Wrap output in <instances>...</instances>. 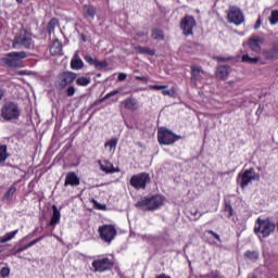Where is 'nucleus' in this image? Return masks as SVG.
Returning a JSON list of instances; mask_svg holds the SVG:
<instances>
[{"label":"nucleus","mask_w":278,"mask_h":278,"mask_svg":"<svg viewBox=\"0 0 278 278\" xmlns=\"http://www.w3.org/2000/svg\"><path fill=\"white\" fill-rule=\"evenodd\" d=\"M276 227L277 226L273 220H270V218L262 219V217H258L254 227V233L260 238H268V236L275 231Z\"/></svg>","instance_id":"f257e3e1"},{"label":"nucleus","mask_w":278,"mask_h":278,"mask_svg":"<svg viewBox=\"0 0 278 278\" xmlns=\"http://www.w3.org/2000/svg\"><path fill=\"white\" fill-rule=\"evenodd\" d=\"M31 35L25 30V28L20 29L12 41L13 49H29L31 47Z\"/></svg>","instance_id":"f03ea898"},{"label":"nucleus","mask_w":278,"mask_h":278,"mask_svg":"<svg viewBox=\"0 0 278 278\" xmlns=\"http://www.w3.org/2000/svg\"><path fill=\"white\" fill-rule=\"evenodd\" d=\"M253 181H260V175L255 173V168L251 167L247 169L244 173H239L237 177V184L244 190L248 186H251Z\"/></svg>","instance_id":"7ed1b4c3"},{"label":"nucleus","mask_w":278,"mask_h":278,"mask_svg":"<svg viewBox=\"0 0 278 278\" xmlns=\"http://www.w3.org/2000/svg\"><path fill=\"white\" fill-rule=\"evenodd\" d=\"M27 58V53L25 51L21 52H9L2 59L1 62L7 64L10 68H18L21 61Z\"/></svg>","instance_id":"20e7f679"},{"label":"nucleus","mask_w":278,"mask_h":278,"mask_svg":"<svg viewBox=\"0 0 278 278\" xmlns=\"http://www.w3.org/2000/svg\"><path fill=\"white\" fill-rule=\"evenodd\" d=\"M1 116L4 121H16L21 116V110L14 102H7L1 108Z\"/></svg>","instance_id":"39448f33"},{"label":"nucleus","mask_w":278,"mask_h":278,"mask_svg":"<svg viewBox=\"0 0 278 278\" xmlns=\"http://www.w3.org/2000/svg\"><path fill=\"white\" fill-rule=\"evenodd\" d=\"M164 205V197L162 195H153L151 198H146L137 203V207H141L142 210H157V207H162Z\"/></svg>","instance_id":"423d86ee"},{"label":"nucleus","mask_w":278,"mask_h":278,"mask_svg":"<svg viewBox=\"0 0 278 278\" xmlns=\"http://www.w3.org/2000/svg\"><path fill=\"white\" fill-rule=\"evenodd\" d=\"M91 266L93 268V273H105L114 268V261L108 256H99L92 262Z\"/></svg>","instance_id":"0eeeda50"},{"label":"nucleus","mask_w":278,"mask_h":278,"mask_svg":"<svg viewBox=\"0 0 278 278\" xmlns=\"http://www.w3.org/2000/svg\"><path fill=\"white\" fill-rule=\"evenodd\" d=\"M151 182V176L148 173L134 175L130 178V186L137 190H144L147 185Z\"/></svg>","instance_id":"6e6552de"},{"label":"nucleus","mask_w":278,"mask_h":278,"mask_svg":"<svg viewBox=\"0 0 278 278\" xmlns=\"http://www.w3.org/2000/svg\"><path fill=\"white\" fill-rule=\"evenodd\" d=\"M77 78V74L73 72H65L59 75L58 80L55 81V87L58 90H64L70 84H73Z\"/></svg>","instance_id":"1a4fd4ad"},{"label":"nucleus","mask_w":278,"mask_h":278,"mask_svg":"<svg viewBox=\"0 0 278 278\" xmlns=\"http://www.w3.org/2000/svg\"><path fill=\"white\" fill-rule=\"evenodd\" d=\"M157 140L159 144H175V142H177V136L166 128H160L157 130Z\"/></svg>","instance_id":"9d476101"},{"label":"nucleus","mask_w":278,"mask_h":278,"mask_svg":"<svg viewBox=\"0 0 278 278\" xmlns=\"http://www.w3.org/2000/svg\"><path fill=\"white\" fill-rule=\"evenodd\" d=\"M99 233L101 240L110 244L114 238H116V228L112 225H103L99 227Z\"/></svg>","instance_id":"9b49d317"},{"label":"nucleus","mask_w":278,"mask_h":278,"mask_svg":"<svg viewBox=\"0 0 278 278\" xmlns=\"http://www.w3.org/2000/svg\"><path fill=\"white\" fill-rule=\"evenodd\" d=\"M228 21L235 25H242L244 23V14L236 7H232L228 13Z\"/></svg>","instance_id":"f8f14e48"},{"label":"nucleus","mask_w":278,"mask_h":278,"mask_svg":"<svg viewBox=\"0 0 278 278\" xmlns=\"http://www.w3.org/2000/svg\"><path fill=\"white\" fill-rule=\"evenodd\" d=\"M197 27V21L192 16H185L181 21V29L184 30L185 36H192V29Z\"/></svg>","instance_id":"ddd939ff"},{"label":"nucleus","mask_w":278,"mask_h":278,"mask_svg":"<svg viewBox=\"0 0 278 278\" xmlns=\"http://www.w3.org/2000/svg\"><path fill=\"white\" fill-rule=\"evenodd\" d=\"M250 49L252 51H254V53H261L262 52V45H264V41L262 40V38H260V36H252L249 39L248 42Z\"/></svg>","instance_id":"4468645a"},{"label":"nucleus","mask_w":278,"mask_h":278,"mask_svg":"<svg viewBox=\"0 0 278 278\" xmlns=\"http://www.w3.org/2000/svg\"><path fill=\"white\" fill-rule=\"evenodd\" d=\"M191 81H193V84H197V81H201L203 77H207V74L204 73L203 70H201V67L197 65L191 66Z\"/></svg>","instance_id":"2eb2a0df"},{"label":"nucleus","mask_w":278,"mask_h":278,"mask_svg":"<svg viewBox=\"0 0 278 278\" xmlns=\"http://www.w3.org/2000/svg\"><path fill=\"white\" fill-rule=\"evenodd\" d=\"M98 164L100 166V169L103 170V173L112 174V173H118V168L114 167V164H112L110 161H98Z\"/></svg>","instance_id":"dca6fc26"},{"label":"nucleus","mask_w":278,"mask_h":278,"mask_svg":"<svg viewBox=\"0 0 278 278\" xmlns=\"http://www.w3.org/2000/svg\"><path fill=\"white\" fill-rule=\"evenodd\" d=\"M230 73L228 65H219L216 70L215 77L225 81V79L229 78Z\"/></svg>","instance_id":"f3484780"},{"label":"nucleus","mask_w":278,"mask_h":278,"mask_svg":"<svg viewBox=\"0 0 278 278\" xmlns=\"http://www.w3.org/2000/svg\"><path fill=\"white\" fill-rule=\"evenodd\" d=\"M122 105H124L125 110H130V112H136L138 110V100L135 98H128L121 102Z\"/></svg>","instance_id":"a211bd4d"},{"label":"nucleus","mask_w":278,"mask_h":278,"mask_svg":"<svg viewBox=\"0 0 278 278\" xmlns=\"http://www.w3.org/2000/svg\"><path fill=\"white\" fill-rule=\"evenodd\" d=\"M71 68H73V71H81V68H84V61L79 58L78 52L74 54V58L71 61Z\"/></svg>","instance_id":"6ab92c4d"},{"label":"nucleus","mask_w":278,"mask_h":278,"mask_svg":"<svg viewBox=\"0 0 278 278\" xmlns=\"http://www.w3.org/2000/svg\"><path fill=\"white\" fill-rule=\"evenodd\" d=\"M79 177L74 172L67 173L64 186H79Z\"/></svg>","instance_id":"aec40b11"},{"label":"nucleus","mask_w":278,"mask_h":278,"mask_svg":"<svg viewBox=\"0 0 278 278\" xmlns=\"http://www.w3.org/2000/svg\"><path fill=\"white\" fill-rule=\"evenodd\" d=\"M266 60H278V46L274 45L269 50L264 51Z\"/></svg>","instance_id":"412c9836"},{"label":"nucleus","mask_w":278,"mask_h":278,"mask_svg":"<svg viewBox=\"0 0 278 278\" xmlns=\"http://www.w3.org/2000/svg\"><path fill=\"white\" fill-rule=\"evenodd\" d=\"M50 53L51 55H60L62 53V42L55 39L52 45L50 46Z\"/></svg>","instance_id":"4be33fe9"},{"label":"nucleus","mask_w":278,"mask_h":278,"mask_svg":"<svg viewBox=\"0 0 278 278\" xmlns=\"http://www.w3.org/2000/svg\"><path fill=\"white\" fill-rule=\"evenodd\" d=\"M52 211H53V214H52V217H51V220H50V226L51 227H55V225H58V223H60V218H61V213H60V210H58V207L55 205L52 206Z\"/></svg>","instance_id":"5701e85b"},{"label":"nucleus","mask_w":278,"mask_h":278,"mask_svg":"<svg viewBox=\"0 0 278 278\" xmlns=\"http://www.w3.org/2000/svg\"><path fill=\"white\" fill-rule=\"evenodd\" d=\"M136 53H139L140 55H155V50L149 48V47H135Z\"/></svg>","instance_id":"b1692460"},{"label":"nucleus","mask_w":278,"mask_h":278,"mask_svg":"<svg viewBox=\"0 0 278 278\" xmlns=\"http://www.w3.org/2000/svg\"><path fill=\"white\" fill-rule=\"evenodd\" d=\"M85 16L86 18L94 20V14H97V9L92 5H85Z\"/></svg>","instance_id":"393cba45"},{"label":"nucleus","mask_w":278,"mask_h":278,"mask_svg":"<svg viewBox=\"0 0 278 278\" xmlns=\"http://www.w3.org/2000/svg\"><path fill=\"white\" fill-rule=\"evenodd\" d=\"M16 233H18V230L8 232L4 236L0 237V244H5V242H10V240H13V238L16 237Z\"/></svg>","instance_id":"a878e982"},{"label":"nucleus","mask_w":278,"mask_h":278,"mask_svg":"<svg viewBox=\"0 0 278 278\" xmlns=\"http://www.w3.org/2000/svg\"><path fill=\"white\" fill-rule=\"evenodd\" d=\"M117 144H118V139L112 138L111 140L105 142L104 147L105 149H109L111 153H114V151H116Z\"/></svg>","instance_id":"bb28decb"},{"label":"nucleus","mask_w":278,"mask_h":278,"mask_svg":"<svg viewBox=\"0 0 278 278\" xmlns=\"http://www.w3.org/2000/svg\"><path fill=\"white\" fill-rule=\"evenodd\" d=\"M152 38H154V40H164V31L157 28L153 29Z\"/></svg>","instance_id":"cd10ccee"},{"label":"nucleus","mask_w":278,"mask_h":278,"mask_svg":"<svg viewBox=\"0 0 278 278\" xmlns=\"http://www.w3.org/2000/svg\"><path fill=\"white\" fill-rule=\"evenodd\" d=\"M242 62H247L248 64H257L260 62V58H251L249 54H244L242 56Z\"/></svg>","instance_id":"c85d7f7f"},{"label":"nucleus","mask_w":278,"mask_h":278,"mask_svg":"<svg viewBox=\"0 0 278 278\" xmlns=\"http://www.w3.org/2000/svg\"><path fill=\"white\" fill-rule=\"evenodd\" d=\"M245 257H248V260H260V252L257 251H247L245 252Z\"/></svg>","instance_id":"c756f323"},{"label":"nucleus","mask_w":278,"mask_h":278,"mask_svg":"<svg viewBox=\"0 0 278 278\" xmlns=\"http://www.w3.org/2000/svg\"><path fill=\"white\" fill-rule=\"evenodd\" d=\"M8 160V147L0 146V162H5Z\"/></svg>","instance_id":"7c9ffc66"},{"label":"nucleus","mask_w":278,"mask_h":278,"mask_svg":"<svg viewBox=\"0 0 278 278\" xmlns=\"http://www.w3.org/2000/svg\"><path fill=\"white\" fill-rule=\"evenodd\" d=\"M15 192H16V187L11 186L9 188V190L7 191V193L4 194L3 199L7 201H10V199H12V197H14Z\"/></svg>","instance_id":"2f4dec72"},{"label":"nucleus","mask_w":278,"mask_h":278,"mask_svg":"<svg viewBox=\"0 0 278 278\" xmlns=\"http://www.w3.org/2000/svg\"><path fill=\"white\" fill-rule=\"evenodd\" d=\"M55 27H58V20L52 18L48 24L49 34H53L55 31Z\"/></svg>","instance_id":"473e14b6"},{"label":"nucleus","mask_w":278,"mask_h":278,"mask_svg":"<svg viewBox=\"0 0 278 278\" xmlns=\"http://www.w3.org/2000/svg\"><path fill=\"white\" fill-rule=\"evenodd\" d=\"M270 25H277L278 23V10L271 11L270 17H269Z\"/></svg>","instance_id":"72a5a7b5"},{"label":"nucleus","mask_w":278,"mask_h":278,"mask_svg":"<svg viewBox=\"0 0 278 278\" xmlns=\"http://www.w3.org/2000/svg\"><path fill=\"white\" fill-rule=\"evenodd\" d=\"M108 61H96L94 67L97 68V71H103V68H108Z\"/></svg>","instance_id":"f704fd0d"},{"label":"nucleus","mask_w":278,"mask_h":278,"mask_svg":"<svg viewBox=\"0 0 278 278\" xmlns=\"http://www.w3.org/2000/svg\"><path fill=\"white\" fill-rule=\"evenodd\" d=\"M77 86H89L90 84V78L88 77H79L76 79Z\"/></svg>","instance_id":"c9c22d12"},{"label":"nucleus","mask_w":278,"mask_h":278,"mask_svg":"<svg viewBox=\"0 0 278 278\" xmlns=\"http://www.w3.org/2000/svg\"><path fill=\"white\" fill-rule=\"evenodd\" d=\"M162 94H164V97H175V88L168 89H162Z\"/></svg>","instance_id":"e433bc0d"},{"label":"nucleus","mask_w":278,"mask_h":278,"mask_svg":"<svg viewBox=\"0 0 278 278\" xmlns=\"http://www.w3.org/2000/svg\"><path fill=\"white\" fill-rule=\"evenodd\" d=\"M85 61L89 63L91 66H96L97 64V58H92V55H85Z\"/></svg>","instance_id":"4c0bfd02"},{"label":"nucleus","mask_w":278,"mask_h":278,"mask_svg":"<svg viewBox=\"0 0 278 278\" xmlns=\"http://www.w3.org/2000/svg\"><path fill=\"white\" fill-rule=\"evenodd\" d=\"M119 92H121V90L115 89V90H113V91L106 93V94L104 96V98L102 99V101H108V99H111V97H116V94H118Z\"/></svg>","instance_id":"58836bf2"},{"label":"nucleus","mask_w":278,"mask_h":278,"mask_svg":"<svg viewBox=\"0 0 278 278\" xmlns=\"http://www.w3.org/2000/svg\"><path fill=\"white\" fill-rule=\"evenodd\" d=\"M0 275L3 278L10 277V267H2L0 270Z\"/></svg>","instance_id":"ea45409f"},{"label":"nucleus","mask_w":278,"mask_h":278,"mask_svg":"<svg viewBox=\"0 0 278 278\" xmlns=\"http://www.w3.org/2000/svg\"><path fill=\"white\" fill-rule=\"evenodd\" d=\"M151 90H164L165 88H168L167 85H150Z\"/></svg>","instance_id":"a19ab883"},{"label":"nucleus","mask_w":278,"mask_h":278,"mask_svg":"<svg viewBox=\"0 0 278 278\" xmlns=\"http://www.w3.org/2000/svg\"><path fill=\"white\" fill-rule=\"evenodd\" d=\"M67 97H74L75 94V88L73 86H70L66 90Z\"/></svg>","instance_id":"79ce46f5"},{"label":"nucleus","mask_w":278,"mask_h":278,"mask_svg":"<svg viewBox=\"0 0 278 278\" xmlns=\"http://www.w3.org/2000/svg\"><path fill=\"white\" fill-rule=\"evenodd\" d=\"M206 233H211V236H213V238H215V240L220 242V236L218 233L214 232L213 230H207Z\"/></svg>","instance_id":"37998d69"},{"label":"nucleus","mask_w":278,"mask_h":278,"mask_svg":"<svg viewBox=\"0 0 278 278\" xmlns=\"http://www.w3.org/2000/svg\"><path fill=\"white\" fill-rule=\"evenodd\" d=\"M262 27V18H257L255 25H254V29H260Z\"/></svg>","instance_id":"c03bdc74"},{"label":"nucleus","mask_w":278,"mask_h":278,"mask_svg":"<svg viewBox=\"0 0 278 278\" xmlns=\"http://www.w3.org/2000/svg\"><path fill=\"white\" fill-rule=\"evenodd\" d=\"M27 249H29V247H27V244H26V245H24V247L17 249V250L15 251V254H16V253H23V251H27Z\"/></svg>","instance_id":"a18cd8bd"},{"label":"nucleus","mask_w":278,"mask_h":278,"mask_svg":"<svg viewBox=\"0 0 278 278\" xmlns=\"http://www.w3.org/2000/svg\"><path fill=\"white\" fill-rule=\"evenodd\" d=\"M125 79H127V74L121 73V74L118 75V80H119V81H125Z\"/></svg>","instance_id":"49530a36"},{"label":"nucleus","mask_w":278,"mask_h":278,"mask_svg":"<svg viewBox=\"0 0 278 278\" xmlns=\"http://www.w3.org/2000/svg\"><path fill=\"white\" fill-rule=\"evenodd\" d=\"M35 244H38V240H33L31 242H29L28 244H26L28 247V249H30V247H34Z\"/></svg>","instance_id":"de8ad7c7"},{"label":"nucleus","mask_w":278,"mask_h":278,"mask_svg":"<svg viewBox=\"0 0 278 278\" xmlns=\"http://www.w3.org/2000/svg\"><path fill=\"white\" fill-rule=\"evenodd\" d=\"M136 79H137L138 81H146V80H147V77H144V76H136Z\"/></svg>","instance_id":"09e8293b"},{"label":"nucleus","mask_w":278,"mask_h":278,"mask_svg":"<svg viewBox=\"0 0 278 278\" xmlns=\"http://www.w3.org/2000/svg\"><path fill=\"white\" fill-rule=\"evenodd\" d=\"M208 278H220V276L217 273H212Z\"/></svg>","instance_id":"8fccbe9b"},{"label":"nucleus","mask_w":278,"mask_h":278,"mask_svg":"<svg viewBox=\"0 0 278 278\" xmlns=\"http://www.w3.org/2000/svg\"><path fill=\"white\" fill-rule=\"evenodd\" d=\"M4 94H5V92L3 91V89H0V101H1V99H3Z\"/></svg>","instance_id":"3c124183"},{"label":"nucleus","mask_w":278,"mask_h":278,"mask_svg":"<svg viewBox=\"0 0 278 278\" xmlns=\"http://www.w3.org/2000/svg\"><path fill=\"white\" fill-rule=\"evenodd\" d=\"M142 240H151V237L147 236V235H143L141 236Z\"/></svg>","instance_id":"603ef678"},{"label":"nucleus","mask_w":278,"mask_h":278,"mask_svg":"<svg viewBox=\"0 0 278 278\" xmlns=\"http://www.w3.org/2000/svg\"><path fill=\"white\" fill-rule=\"evenodd\" d=\"M231 172H224L222 173V176H225V175H230Z\"/></svg>","instance_id":"864d4df0"},{"label":"nucleus","mask_w":278,"mask_h":278,"mask_svg":"<svg viewBox=\"0 0 278 278\" xmlns=\"http://www.w3.org/2000/svg\"><path fill=\"white\" fill-rule=\"evenodd\" d=\"M218 61H219V62H225V59H223V58L219 56V58H218Z\"/></svg>","instance_id":"5fc2aeb1"},{"label":"nucleus","mask_w":278,"mask_h":278,"mask_svg":"<svg viewBox=\"0 0 278 278\" xmlns=\"http://www.w3.org/2000/svg\"><path fill=\"white\" fill-rule=\"evenodd\" d=\"M45 237H39V238H37V239H35V240H38V242H40V240H42Z\"/></svg>","instance_id":"6e6d98bb"},{"label":"nucleus","mask_w":278,"mask_h":278,"mask_svg":"<svg viewBox=\"0 0 278 278\" xmlns=\"http://www.w3.org/2000/svg\"><path fill=\"white\" fill-rule=\"evenodd\" d=\"M18 75H25V72L22 71V72L18 73Z\"/></svg>","instance_id":"4d7b16f0"},{"label":"nucleus","mask_w":278,"mask_h":278,"mask_svg":"<svg viewBox=\"0 0 278 278\" xmlns=\"http://www.w3.org/2000/svg\"><path fill=\"white\" fill-rule=\"evenodd\" d=\"M18 3H23V0H16Z\"/></svg>","instance_id":"13d9d810"}]
</instances>
